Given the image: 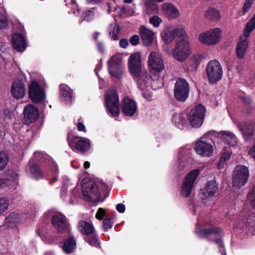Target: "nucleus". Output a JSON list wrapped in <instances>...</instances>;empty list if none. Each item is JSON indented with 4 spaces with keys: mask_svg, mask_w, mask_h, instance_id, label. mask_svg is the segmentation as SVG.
I'll use <instances>...</instances> for the list:
<instances>
[{
    "mask_svg": "<svg viewBox=\"0 0 255 255\" xmlns=\"http://www.w3.org/2000/svg\"><path fill=\"white\" fill-rule=\"evenodd\" d=\"M128 69L138 87L142 92V95L145 99L150 100L152 93L150 89L156 90L162 87L161 80L158 74H154L155 78L149 77L146 70L142 67L141 55L139 52L132 54L128 58Z\"/></svg>",
    "mask_w": 255,
    "mask_h": 255,
    "instance_id": "nucleus-1",
    "label": "nucleus"
},
{
    "mask_svg": "<svg viewBox=\"0 0 255 255\" xmlns=\"http://www.w3.org/2000/svg\"><path fill=\"white\" fill-rule=\"evenodd\" d=\"M34 162H30L28 165L27 171L29 172L31 176L36 179L43 177V173L37 165V162H45L50 167L51 170L54 171L55 175L58 172V166L56 163L48 155L41 152H35L33 156Z\"/></svg>",
    "mask_w": 255,
    "mask_h": 255,
    "instance_id": "nucleus-2",
    "label": "nucleus"
},
{
    "mask_svg": "<svg viewBox=\"0 0 255 255\" xmlns=\"http://www.w3.org/2000/svg\"><path fill=\"white\" fill-rule=\"evenodd\" d=\"M101 186L106 188L107 186L104 184L98 185L94 181L83 182L82 185V192L84 200L93 202L100 201V193L99 188Z\"/></svg>",
    "mask_w": 255,
    "mask_h": 255,
    "instance_id": "nucleus-3",
    "label": "nucleus"
},
{
    "mask_svg": "<svg viewBox=\"0 0 255 255\" xmlns=\"http://www.w3.org/2000/svg\"><path fill=\"white\" fill-rule=\"evenodd\" d=\"M191 53L190 44L186 35L176 43L172 51L173 57L179 62L185 61Z\"/></svg>",
    "mask_w": 255,
    "mask_h": 255,
    "instance_id": "nucleus-4",
    "label": "nucleus"
},
{
    "mask_svg": "<svg viewBox=\"0 0 255 255\" xmlns=\"http://www.w3.org/2000/svg\"><path fill=\"white\" fill-rule=\"evenodd\" d=\"M205 70L210 83H217L222 79L223 69L218 61L213 60L209 62L206 65Z\"/></svg>",
    "mask_w": 255,
    "mask_h": 255,
    "instance_id": "nucleus-5",
    "label": "nucleus"
},
{
    "mask_svg": "<svg viewBox=\"0 0 255 255\" xmlns=\"http://www.w3.org/2000/svg\"><path fill=\"white\" fill-rule=\"evenodd\" d=\"M222 30L219 28H211L199 34V41L207 45H214L221 39Z\"/></svg>",
    "mask_w": 255,
    "mask_h": 255,
    "instance_id": "nucleus-6",
    "label": "nucleus"
},
{
    "mask_svg": "<svg viewBox=\"0 0 255 255\" xmlns=\"http://www.w3.org/2000/svg\"><path fill=\"white\" fill-rule=\"evenodd\" d=\"M201 170L195 169L190 171L185 177L181 186V194L187 197L191 194Z\"/></svg>",
    "mask_w": 255,
    "mask_h": 255,
    "instance_id": "nucleus-7",
    "label": "nucleus"
},
{
    "mask_svg": "<svg viewBox=\"0 0 255 255\" xmlns=\"http://www.w3.org/2000/svg\"><path fill=\"white\" fill-rule=\"evenodd\" d=\"M105 105L109 114L116 117L119 114V97L115 91L109 90L105 95Z\"/></svg>",
    "mask_w": 255,
    "mask_h": 255,
    "instance_id": "nucleus-8",
    "label": "nucleus"
},
{
    "mask_svg": "<svg viewBox=\"0 0 255 255\" xmlns=\"http://www.w3.org/2000/svg\"><path fill=\"white\" fill-rule=\"evenodd\" d=\"M205 112V108L202 105L195 106L190 111L188 115V120L192 127L198 128L202 125Z\"/></svg>",
    "mask_w": 255,
    "mask_h": 255,
    "instance_id": "nucleus-9",
    "label": "nucleus"
},
{
    "mask_svg": "<svg viewBox=\"0 0 255 255\" xmlns=\"http://www.w3.org/2000/svg\"><path fill=\"white\" fill-rule=\"evenodd\" d=\"M249 177V170L244 165L237 166L233 173V184L236 188L241 187L246 184Z\"/></svg>",
    "mask_w": 255,
    "mask_h": 255,
    "instance_id": "nucleus-10",
    "label": "nucleus"
},
{
    "mask_svg": "<svg viewBox=\"0 0 255 255\" xmlns=\"http://www.w3.org/2000/svg\"><path fill=\"white\" fill-rule=\"evenodd\" d=\"M206 134L204 135L195 143L194 150L199 155L204 157H210L213 154V147L211 140L207 139Z\"/></svg>",
    "mask_w": 255,
    "mask_h": 255,
    "instance_id": "nucleus-11",
    "label": "nucleus"
},
{
    "mask_svg": "<svg viewBox=\"0 0 255 255\" xmlns=\"http://www.w3.org/2000/svg\"><path fill=\"white\" fill-rule=\"evenodd\" d=\"M189 93V85L184 79L178 78L175 83L174 94L176 99L180 102H184L188 98Z\"/></svg>",
    "mask_w": 255,
    "mask_h": 255,
    "instance_id": "nucleus-12",
    "label": "nucleus"
},
{
    "mask_svg": "<svg viewBox=\"0 0 255 255\" xmlns=\"http://www.w3.org/2000/svg\"><path fill=\"white\" fill-rule=\"evenodd\" d=\"M69 144L73 150L85 152L90 147L89 139L81 137H74L68 135Z\"/></svg>",
    "mask_w": 255,
    "mask_h": 255,
    "instance_id": "nucleus-13",
    "label": "nucleus"
},
{
    "mask_svg": "<svg viewBox=\"0 0 255 255\" xmlns=\"http://www.w3.org/2000/svg\"><path fill=\"white\" fill-rule=\"evenodd\" d=\"M148 65L151 69L156 71V73H153L152 75H148V77L151 76L153 78H155V77L154 76V74H158L159 75V72L162 71L164 68V63L160 55L155 52H152L149 54L148 59ZM159 77L161 80L162 83L163 84L162 79L159 76Z\"/></svg>",
    "mask_w": 255,
    "mask_h": 255,
    "instance_id": "nucleus-14",
    "label": "nucleus"
},
{
    "mask_svg": "<svg viewBox=\"0 0 255 255\" xmlns=\"http://www.w3.org/2000/svg\"><path fill=\"white\" fill-rule=\"evenodd\" d=\"M186 33L184 28L179 27L177 28L170 29L166 28L161 34L162 40L166 43L171 42L176 37H180L181 39L185 36Z\"/></svg>",
    "mask_w": 255,
    "mask_h": 255,
    "instance_id": "nucleus-15",
    "label": "nucleus"
},
{
    "mask_svg": "<svg viewBox=\"0 0 255 255\" xmlns=\"http://www.w3.org/2000/svg\"><path fill=\"white\" fill-rule=\"evenodd\" d=\"M52 224L57 229L59 234H68L69 231L68 224L67 222L66 217L61 213H57L53 216Z\"/></svg>",
    "mask_w": 255,
    "mask_h": 255,
    "instance_id": "nucleus-16",
    "label": "nucleus"
},
{
    "mask_svg": "<svg viewBox=\"0 0 255 255\" xmlns=\"http://www.w3.org/2000/svg\"><path fill=\"white\" fill-rule=\"evenodd\" d=\"M196 233L199 237L204 238L208 235L219 233L220 229L213 227L211 225L210 222L200 224L198 222L196 225Z\"/></svg>",
    "mask_w": 255,
    "mask_h": 255,
    "instance_id": "nucleus-17",
    "label": "nucleus"
},
{
    "mask_svg": "<svg viewBox=\"0 0 255 255\" xmlns=\"http://www.w3.org/2000/svg\"><path fill=\"white\" fill-rule=\"evenodd\" d=\"M29 94L30 99L35 103L43 101L45 97L44 92L35 81H32L29 85Z\"/></svg>",
    "mask_w": 255,
    "mask_h": 255,
    "instance_id": "nucleus-18",
    "label": "nucleus"
},
{
    "mask_svg": "<svg viewBox=\"0 0 255 255\" xmlns=\"http://www.w3.org/2000/svg\"><path fill=\"white\" fill-rule=\"evenodd\" d=\"M109 71L111 75L120 78L123 73L121 59L117 56H113L108 62Z\"/></svg>",
    "mask_w": 255,
    "mask_h": 255,
    "instance_id": "nucleus-19",
    "label": "nucleus"
},
{
    "mask_svg": "<svg viewBox=\"0 0 255 255\" xmlns=\"http://www.w3.org/2000/svg\"><path fill=\"white\" fill-rule=\"evenodd\" d=\"M25 215L22 213L13 212L5 219L4 225L7 227L13 228L24 221Z\"/></svg>",
    "mask_w": 255,
    "mask_h": 255,
    "instance_id": "nucleus-20",
    "label": "nucleus"
},
{
    "mask_svg": "<svg viewBox=\"0 0 255 255\" xmlns=\"http://www.w3.org/2000/svg\"><path fill=\"white\" fill-rule=\"evenodd\" d=\"M23 115L25 124L28 125L38 119L39 111L37 108L33 105L29 104L25 107Z\"/></svg>",
    "mask_w": 255,
    "mask_h": 255,
    "instance_id": "nucleus-21",
    "label": "nucleus"
},
{
    "mask_svg": "<svg viewBox=\"0 0 255 255\" xmlns=\"http://www.w3.org/2000/svg\"><path fill=\"white\" fill-rule=\"evenodd\" d=\"M10 92L14 98H22L25 96L26 92L24 84L19 80L14 81L11 85Z\"/></svg>",
    "mask_w": 255,
    "mask_h": 255,
    "instance_id": "nucleus-22",
    "label": "nucleus"
},
{
    "mask_svg": "<svg viewBox=\"0 0 255 255\" xmlns=\"http://www.w3.org/2000/svg\"><path fill=\"white\" fill-rule=\"evenodd\" d=\"M122 110L123 113L127 116H133L137 111V105L135 102L128 97L123 99Z\"/></svg>",
    "mask_w": 255,
    "mask_h": 255,
    "instance_id": "nucleus-23",
    "label": "nucleus"
},
{
    "mask_svg": "<svg viewBox=\"0 0 255 255\" xmlns=\"http://www.w3.org/2000/svg\"><path fill=\"white\" fill-rule=\"evenodd\" d=\"M218 187L217 183L214 180H211L207 183L205 187L202 190L200 194L203 200H206L212 198L218 191Z\"/></svg>",
    "mask_w": 255,
    "mask_h": 255,
    "instance_id": "nucleus-24",
    "label": "nucleus"
},
{
    "mask_svg": "<svg viewBox=\"0 0 255 255\" xmlns=\"http://www.w3.org/2000/svg\"><path fill=\"white\" fill-rule=\"evenodd\" d=\"M139 34L143 44L146 46L150 45L155 37L153 32L143 25L139 27Z\"/></svg>",
    "mask_w": 255,
    "mask_h": 255,
    "instance_id": "nucleus-25",
    "label": "nucleus"
},
{
    "mask_svg": "<svg viewBox=\"0 0 255 255\" xmlns=\"http://www.w3.org/2000/svg\"><path fill=\"white\" fill-rule=\"evenodd\" d=\"M248 37L241 36L236 46L237 56L242 58L246 53L249 47Z\"/></svg>",
    "mask_w": 255,
    "mask_h": 255,
    "instance_id": "nucleus-26",
    "label": "nucleus"
},
{
    "mask_svg": "<svg viewBox=\"0 0 255 255\" xmlns=\"http://www.w3.org/2000/svg\"><path fill=\"white\" fill-rule=\"evenodd\" d=\"M162 12L169 18H176L179 15V12L176 7L169 2L164 3L161 5Z\"/></svg>",
    "mask_w": 255,
    "mask_h": 255,
    "instance_id": "nucleus-27",
    "label": "nucleus"
},
{
    "mask_svg": "<svg viewBox=\"0 0 255 255\" xmlns=\"http://www.w3.org/2000/svg\"><path fill=\"white\" fill-rule=\"evenodd\" d=\"M12 43L14 48L18 52H22L26 48L24 38L19 33H14L12 37Z\"/></svg>",
    "mask_w": 255,
    "mask_h": 255,
    "instance_id": "nucleus-28",
    "label": "nucleus"
},
{
    "mask_svg": "<svg viewBox=\"0 0 255 255\" xmlns=\"http://www.w3.org/2000/svg\"><path fill=\"white\" fill-rule=\"evenodd\" d=\"M60 92L62 99L66 103H69L72 98V92L67 85L60 86Z\"/></svg>",
    "mask_w": 255,
    "mask_h": 255,
    "instance_id": "nucleus-29",
    "label": "nucleus"
},
{
    "mask_svg": "<svg viewBox=\"0 0 255 255\" xmlns=\"http://www.w3.org/2000/svg\"><path fill=\"white\" fill-rule=\"evenodd\" d=\"M238 127L242 131L246 139H250L253 134V130L251 126L245 122H242L238 125Z\"/></svg>",
    "mask_w": 255,
    "mask_h": 255,
    "instance_id": "nucleus-30",
    "label": "nucleus"
},
{
    "mask_svg": "<svg viewBox=\"0 0 255 255\" xmlns=\"http://www.w3.org/2000/svg\"><path fill=\"white\" fill-rule=\"evenodd\" d=\"M78 229L81 233L87 235L92 234L94 230L93 226L90 223L83 221L79 222Z\"/></svg>",
    "mask_w": 255,
    "mask_h": 255,
    "instance_id": "nucleus-31",
    "label": "nucleus"
},
{
    "mask_svg": "<svg viewBox=\"0 0 255 255\" xmlns=\"http://www.w3.org/2000/svg\"><path fill=\"white\" fill-rule=\"evenodd\" d=\"M221 138L226 144H229L231 146H234L236 144V137L232 132L229 131H224L222 133Z\"/></svg>",
    "mask_w": 255,
    "mask_h": 255,
    "instance_id": "nucleus-32",
    "label": "nucleus"
},
{
    "mask_svg": "<svg viewBox=\"0 0 255 255\" xmlns=\"http://www.w3.org/2000/svg\"><path fill=\"white\" fill-rule=\"evenodd\" d=\"M62 247L65 253H71L76 248L75 241L72 237H70L63 243Z\"/></svg>",
    "mask_w": 255,
    "mask_h": 255,
    "instance_id": "nucleus-33",
    "label": "nucleus"
},
{
    "mask_svg": "<svg viewBox=\"0 0 255 255\" xmlns=\"http://www.w3.org/2000/svg\"><path fill=\"white\" fill-rule=\"evenodd\" d=\"M185 116L181 113H175L173 116L172 123L178 128H181L186 122Z\"/></svg>",
    "mask_w": 255,
    "mask_h": 255,
    "instance_id": "nucleus-34",
    "label": "nucleus"
},
{
    "mask_svg": "<svg viewBox=\"0 0 255 255\" xmlns=\"http://www.w3.org/2000/svg\"><path fill=\"white\" fill-rule=\"evenodd\" d=\"M255 28V14L247 23L243 31L244 36L248 37Z\"/></svg>",
    "mask_w": 255,
    "mask_h": 255,
    "instance_id": "nucleus-35",
    "label": "nucleus"
},
{
    "mask_svg": "<svg viewBox=\"0 0 255 255\" xmlns=\"http://www.w3.org/2000/svg\"><path fill=\"white\" fill-rule=\"evenodd\" d=\"M231 155V151L229 148H225L223 149L222 156L217 165L219 168H221L224 167L225 162L229 159Z\"/></svg>",
    "mask_w": 255,
    "mask_h": 255,
    "instance_id": "nucleus-36",
    "label": "nucleus"
},
{
    "mask_svg": "<svg viewBox=\"0 0 255 255\" xmlns=\"http://www.w3.org/2000/svg\"><path fill=\"white\" fill-rule=\"evenodd\" d=\"M205 16L210 20L218 21L220 18V14L218 10L213 8H210L205 12Z\"/></svg>",
    "mask_w": 255,
    "mask_h": 255,
    "instance_id": "nucleus-37",
    "label": "nucleus"
},
{
    "mask_svg": "<svg viewBox=\"0 0 255 255\" xmlns=\"http://www.w3.org/2000/svg\"><path fill=\"white\" fill-rule=\"evenodd\" d=\"M202 58V55L199 54H195L192 56L190 60L191 64L189 67V70L192 71H195L200 64Z\"/></svg>",
    "mask_w": 255,
    "mask_h": 255,
    "instance_id": "nucleus-38",
    "label": "nucleus"
},
{
    "mask_svg": "<svg viewBox=\"0 0 255 255\" xmlns=\"http://www.w3.org/2000/svg\"><path fill=\"white\" fill-rule=\"evenodd\" d=\"M187 164V158L184 156H180L178 158L177 165H176L175 169L177 172L181 173L184 168L186 167Z\"/></svg>",
    "mask_w": 255,
    "mask_h": 255,
    "instance_id": "nucleus-39",
    "label": "nucleus"
},
{
    "mask_svg": "<svg viewBox=\"0 0 255 255\" xmlns=\"http://www.w3.org/2000/svg\"><path fill=\"white\" fill-rule=\"evenodd\" d=\"M9 161V156L7 152H0V171L5 168Z\"/></svg>",
    "mask_w": 255,
    "mask_h": 255,
    "instance_id": "nucleus-40",
    "label": "nucleus"
},
{
    "mask_svg": "<svg viewBox=\"0 0 255 255\" xmlns=\"http://www.w3.org/2000/svg\"><path fill=\"white\" fill-rule=\"evenodd\" d=\"M66 5H69L73 10V12L76 15H78L80 14L79 9L75 0H65Z\"/></svg>",
    "mask_w": 255,
    "mask_h": 255,
    "instance_id": "nucleus-41",
    "label": "nucleus"
},
{
    "mask_svg": "<svg viewBox=\"0 0 255 255\" xmlns=\"http://www.w3.org/2000/svg\"><path fill=\"white\" fill-rule=\"evenodd\" d=\"M146 7V13L148 14H157L158 12L159 7L156 4H148Z\"/></svg>",
    "mask_w": 255,
    "mask_h": 255,
    "instance_id": "nucleus-42",
    "label": "nucleus"
},
{
    "mask_svg": "<svg viewBox=\"0 0 255 255\" xmlns=\"http://www.w3.org/2000/svg\"><path fill=\"white\" fill-rule=\"evenodd\" d=\"M8 202L7 199L0 198V216L2 215L7 209Z\"/></svg>",
    "mask_w": 255,
    "mask_h": 255,
    "instance_id": "nucleus-43",
    "label": "nucleus"
},
{
    "mask_svg": "<svg viewBox=\"0 0 255 255\" xmlns=\"http://www.w3.org/2000/svg\"><path fill=\"white\" fill-rule=\"evenodd\" d=\"M85 241L90 245L98 247L99 243L97 237L95 235L93 236H87Z\"/></svg>",
    "mask_w": 255,
    "mask_h": 255,
    "instance_id": "nucleus-44",
    "label": "nucleus"
},
{
    "mask_svg": "<svg viewBox=\"0 0 255 255\" xmlns=\"http://www.w3.org/2000/svg\"><path fill=\"white\" fill-rule=\"evenodd\" d=\"M8 25L7 18L3 13L0 12V28H6Z\"/></svg>",
    "mask_w": 255,
    "mask_h": 255,
    "instance_id": "nucleus-45",
    "label": "nucleus"
},
{
    "mask_svg": "<svg viewBox=\"0 0 255 255\" xmlns=\"http://www.w3.org/2000/svg\"><path fill=\"white\" fill-rule=\"evenodd\" d=\"M112 29V30L110 31V35L111 36V39L114 40H117V35L120 32V28L117 25H114Z\"/></svg>",
    "mask_w": 255,
    "mask_h": 255,
    "instance_id": "nucleus-46",
    "label": "nucleus"
},
{
    "mask_svg": "<svg viewBox=\"0 0 255 255\" xmlns=\"http://www.w3.org/2000/svg\"><path fill=\"white\" fill-rule=\"evenodd\" d=\"M161 22L162 19L156 15H154L149 19V23L155 27H158Z\"/></svg>",
    "mask_w": 255,
    "mask_h": 255,
    "instance_id": "nucleus-47",
    "label": "nucleus"
},
{
    "mask_svg": "<svg viewBox=\"0 0 255 255\" xmlns=\"http://www.w3.org/2000/svg\"><path fill=\"white\" fill-rule=\"evenodd\" d=\"M93 12L91 10L86 11L83 13L82 17L83 20L89 21L93 17Z\"/></svg>",
    "mask_w": 255,
    "mask_h": 255,
    "instance_id": "nucleus-48",
    "label": "nucleus"
},
{
    "mask_svg": "<svg viewBox=\"0 0 255 255\" xmlns=\"http://www.w3.org/2000/svg\"><path fill=\"white\" fill-rule=\"evenodd\" d=\"M113 226V223L111 221V219L107 218L103 221V227L105 230H108L112 228Z\"/></svg>",
    "mask_w": 255,
    "mask_h": 255,
    "instance_id": "nucleus-49",
    "label": "nucleus"
},
{
    "mask_svg": "<svg viewBox=\"0 0 255 255\" xmlns=\"http://www.w3.org/2000/svg\"><path fill=\"white\" fill-rule=\"evenodd\" d=\"M255 0H246L243 7V11L246 12L251 7Z\"/></svg>",
    "mask_w": 255,
    "mask_h": 255,
    "instance_id": "nucleus-50",
    "label": "nucleus"
},
{
    "mask_svg": "<svg viewBox=\"0 0 255 255\" xmlns=\"http://www.w3.org/2000/svg\"><path fill=\"white\" fill-rule=\"evenodd\" d=\"M8 179L12 181H14L17 179L18 177V173L14 171L10 170L8 172Z\"/></svg>",
    "mask_w": 255,
    "mask_h": 255,
    "instance_id": "nucleus-51",
    "label": "nucleus"
},
{
    "mask_svg": "<svg viewBox=\"0 0 255 255\" xmlns=\"http://www.w3.org/2000/svg\"><path fill=\"white\" fill-rule=\"evenodd\" d=\"M215 243L218 245L219 249L221 253L223 255H226V253L221 240L217 239L215 241Z\"/></svg>",
    "mask_w": 255,
    "mask_h": 255,
    "instance_id": "nucleus-52",
    "label": "nucleus"
},
{
    "mask_svg": "<svg viewBox=\"0 0 255 255\" xmlns=\"http://www.w3.org/2000/svg\"><path fill=\"white\" fill-rule=\"evenodd\" d=\"M68 181H69V179L67 178L66 177H65L64 179L63 185V186L62 187L61 193V197H63L64 195L66 192L67 187V185H68Z\"/></svg>",
    "mask_w": 255,
    "mask_h": 255,
    "instance_id": "nucleus-53",
    "label": "nucleus"
},
{
    "mask_svg": "<svg viewBox=\"0 0 255 255\" xmlns=\"http://www.w3.org/2000/svg\"><path fill=\"white\" fill-rule=\"evenodd\" d=\"M139 38L138 35H134L129 38V42L132 45H136L138 44Z\"/></svg>",
    "mask_w": 255,
    "mask_h": 255,
    "instance_id": "nucleus-54",
    "label": "nucleus"
},
{
    "mask_svg": "<svg viewBox=\"0 0 255 255\" xmlns=\"http://www.w3.org/2000/svg\"><path fill=\"white\" fill-rule=\"evenodd\" d=\"M105 212L104 210L102 208H99V209L96 213V217L97 219H98L99 220H102L103 219L104 216L105 215Z\"/></svg>",
    "mask_w": 255,
    "mask_h": 255,
    "instance_id": "nucleus-55",
    "label": "nucleus"
},
{
    "mask_svg": "<svg viewBox=\"0 0 255 255\" xmlns=\"http://www.w3.org/2000/svg\"><path fill=\"white\" fill-rule=\"evenodd\" d=\"M249 198L253 205H255V186L253 187L252 193L249 196ZM253 213H255V208L254 209Z\"/></svg>",
    "mask_w": 255,
    "mask_h": 255,
    "instance_id": "nucleus-56",
    "label": "nucleus"
},
{
    "mask_svg": "<svg viewBox=\"0 0 255 255\" xmlns=\"http://www.w3.org/2000/svg\"><path fill=\"white\" fill-rule=\"evenodd\" d=\"M119 45L121 47L126 48L128 45V42L126 39H122L120 41Z\"/></svg>",
    "mask_w": 255,
    "mask_h": 255,
    "instance_id": "nucleus-57",
    "label": "nucleus"
},
{
    "mask_svg": "<svg viewBox=\"0 0 255 255\" xmlns=\"http://www.w3.org/2000/svg\"><path fill=\"white\" fill-rule=\"evenodd\" d=\"M116 209L119 212L123 213L125 212L126 208L124 204L121 203L117 205Z\"/></svg>",
    "mask_w": 255,
    "mask_h": 255,
    "instance_id": "nucleus-58",
    "label": "nucleus"
},
{
    "mask_svg": "<svg viewBox=\"0 0 255 255\" xmlns=\"http://www.w3.org/2000/svg\"><path fill=\"white\" fill-rule=\"evenodd\" d=\"M248 224H249V222H248ZM248 224H245L243 222H242L239 223V226H237V228L244 231L246 228H248Z\"/></svg>",
    "mask_w": 255,
    "mask_h": 255,
    "instance_id": "nucleus-59",
    "label": "nucleus"
},
{
    "mask_svg": "<svg viewBox=\"0 0 255 255\" xmlns=\"http://www.w3.org/2000/svg\"><path fill=\"white\" fill-rule=\"evenodd\" d=\"M77 128L78 130L86 132V128L84 125L81 122H79L77 125Z\"/></svg>",
    "mask_w": 255,
    "mask_h": 255,
    "instance_id": "nucleus-60",
    "label": "nucleus"
},
{
    "mask_svg": "<svg viewBox=\"0 0 255 255\" xmlns=\"http://www.w3.org/2000/svg\"><path fill=\"white\" fill-rule=\"evenodd\" d=\"M107 5L109 7L108 13L110 12L111 10H112V8L113 6L115 5V2L114 0H110V1L107 3Z\"/></svg>",
    "mask_w": 255,
    "mask_h": 255,
    "instance_id": "nucleus-61",
    "label": "nucleus"
},
{
    "mask_svg": "<svg viewBox=\"0 0 255 255\" xmlns=\"http://www.w3.org/2000/svg\"><path fill=\"white\" fill-rule=\"evenodd\" d=\"M249 154L255 159V144L249 150Z\"/></svg>",
    "mask_w": 255,
    "mask_h": 255,
    "instance_id": "nucleus-62",
    "label": "nucleus"
},
{
    "mask_svg": "<svg viewBox=\"0 0 255 255\" xmlns=\"http://www.w3.org/2000/svg\"><path fill=\"white\" fill-rule=\"evenodd\" d=\"M87 3H92V4H95L99 1H100L101 0H85Z\"/></svg>",
    "mask_w": 255,
    "mask_h": 255,
    "instance_id": "nucleus-63",
    "label": "nucleus"
},
{
    "mask_svg": "<svg viewBox=\"0 0 255 255\" xmlns=\"http://www.w3.org/2000/svg\"><path fill=\"white\" fill-rule=\"evenodd\" d=\"M98 47L100 51H103L104 50V46L102 43H98Z\"/></svg>",
    "mask_w": 255,
    "mask_h": 255,
    "instance_id": "nucleus-64",
    "label": "nucleus"
}]
</instances>
